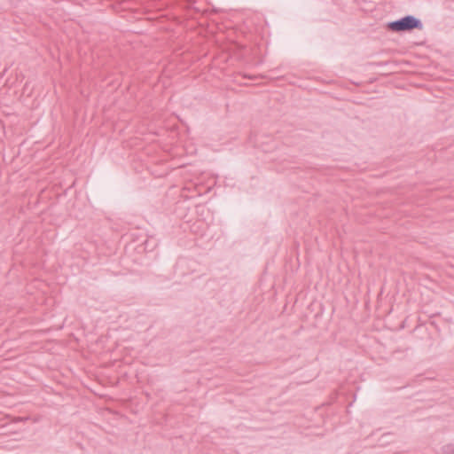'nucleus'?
Returning <instances> with one entry per match:
<instances>
[{
  "mask_svg": "<svg viewBox=\"0 0 454 454\" xmlns=\"http://www.w3.org/2000/svg\"><path fill=\"white\" fill-rule=\"evenodd\" d=\"M450 454H454V447L451 449Z\"/></svg>",
  "mask_w": 454,
  "mask_h": 454,
  "instance_id": "obj_2",
  "label": "nucleus"
},
{
  "mask_svg": "<svg viewBox=\"0 0 454 454\" xmlns=\"http://www.w3.org/2000/svg\"><path fill=\"white\" fill-rule=\"evenodd\" d=\"M387 28L392 32H410L414 29L421 30L423 28V23L413 15H406L398 20L389 21L387 24Z\"/></svg>",
  "mask_w": 454,
  "mask_h": 454,
  "instance_id": "obj_1",
  "label": "nucleus"
}]
</instances>
